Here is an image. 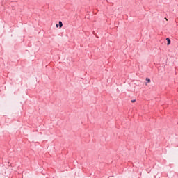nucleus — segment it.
<instances>
[{
  "label": "nucleus",
  "mask_w": 178,
  "mask_h": 178,
  "mask_svg": "<svg viewBox=\"0 0 178 178\" xmlns=\"http://www.w3.org/2000/svg\"><path fill=\"white\" fill-rule=\"evenodd\" d=\"M166 40H167V45H170V39H169V38H166Z\"/></svg>",
  "instance_id": "f257e3e1"
},
{
  "label": "nucleus",
  "mask_w": 178,
  "mask_h": 178,
  "mask_svg": "<svg viewBox=\"0 0 178 178\" xmlns=\"http://www.w3.org/2000/svg\"><path fill=\"white\" fill-rule=\"evenodd\" d=\"M131 102H132V103L136 102V99L131 100Z\"/></svg>",
  "instance_id": "20e7f679"
},
{
  "label": "nucleus",
  "mask_w": 178,
  "mask_h": 178,
  "mask_svg": "<svg viewBox=\"0 0 178 178\" xmlns=\"http://www.w3.org/2000/svg\"><path fill=\"white\" fill-rule=\"evenodd\" d=\"M56 27H59V25H58V24H56Z\"/></svg>",
  "instance_id": "39448f33"
},
{
  "label": "nucleus",
  "mask_w": 178,
  "mask_h": 178,
  "mask_svg": "<svg viewBox=\"0 0 178 178\" xmlns=\"http://www.w3.org/2000/svg\"><path fill=\"white\" fill-rule=\"evenodd\" d=\"M146 81H147V83H151V79L149 78H146Z\"/></svg>",
  "instance_id": "7ed1b4c3"
},
{
  "label": "nucleus",
  "mask_w": 178,
  "mask_h": 178,
  "mask_svg": "<svg viewBox=\"0 0 178 178\" xmlns=\"http://www.w3.org/2000/svg\"><path fill=\"white\" fill-rule=\"evenodd\" d=\"M59 27H60V29H62V26H63V24L62 23V22L61 21H59Z\"/></svg>",
  "instance_id": "f03ea898"
}]
</instances>
